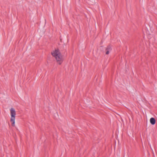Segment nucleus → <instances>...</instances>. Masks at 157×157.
<instances>
[{
	"mask_svg": "<svg viewBox=\"0 0 157 157\" xmlns=\"http://www.w3.org/2000/svg\"><path fill=\"white\" fill-rule=\"evenodd\" d=\"M52 54L56 59L58 64H61L63 62V59L62 56L58 49H57L52 52Z\"/></svg>",
	"mask_w": 157,
	"mask_h": 157,
	"instance_id": "f257e3e1",
	"label": "nucleus"
},
{
	"mask_svg": "<svg viewBox=\"0 0 157 157\" xmlns=\"http://www.w3.org/2000/svg\"><path fill=\"white\" fill-rule=\"evenodd\" d=\"M10 112L11 115L10 121L12 123V126H14L16 114V111L13 108H11L10 109Z\"/></svg>",
	"mask_w": 157,
	"mask_h": 157,
	"instance_id": "f03ea898",
	"label": "nucleus"
},
{
	"mask_svg": "<svg viewBox=\"0 0 157 157\" xmlns=\"http://www.w3.org/2000/svg\"><path fill=\"white\" fill-rule=\"evenodd\" d=\"M150 123L152 125H154L155 123V120L154 118L152 117L150 119Z\"/></svg>",
	"mask_w": 157,
	"mask_h": 157,
	"instance_id": "7ed1b4c3",
	"label": "nucleus"
},
{
	"mask_svg": "<svg viewBox=\"0 0 157 157\" xmlns=\"http://www.w3.org/2000/svg\"><path fill=\"white\" fill-rule=\"evenodd\" d=\"M111 50V46L110 45H108L106 49V50H109L110 51Z\"/></svg>",
	"mask_w": 157,
	"mask_h": 157,
	"instance_id": "20e7f679",
	"label": "nucleus"
},
{
	"mask_svg": "<svg viewBox=\"0 0 157 157\" xmlns=\"http://www.w3.org/2000/svg\"><path fill=\"white\" fill-rule=\"evenodd\" d=\"M106 54L107 55H108L109 53V50H106Z\"/></svg>",
	"mask_w": 157,
	"mask_h": 157,
	"instance_id": "39448f33",
	"label": "nucleus"
}]
</instances>
